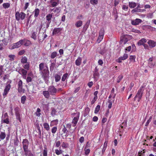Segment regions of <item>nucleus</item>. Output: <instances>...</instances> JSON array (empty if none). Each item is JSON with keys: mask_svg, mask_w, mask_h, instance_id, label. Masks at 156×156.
<instances>
[{"mask_svg": "<svg viewBox=\"0 0 156 156\" xmlns=\"http://www.w3.org/2000/svg\"><path fill=\"white\" fill-rule=\"evenodd\" d=\"M98 119V117L97 116H94L93 119V120L94 122H97Z\"/></svg>", "mask_w": 156, "mask_h": 156, "instance_id": "63", "label": "nucleus"}, {"mask_svg": "<svg viewBox=\"0 0 156 156\" xmlns=\"http://www.w3.org/2000/svg\"><path fill=\"white\" fill-rule=\"evenodd\" d=\"M18 90L20 93H24L25 92V89L23 88V87H18Z\"/></svg>", "mask_w": 156, "mask_h": 156, "instance_id": "28", "label": "nucleus"}, {"mask_svg": "<svg viewBox=\"0 0 156 156\" xmlns=\"http://www.w3.org/2000/svg\"><path fill=\"white\" fill-rule=\"evenodd\" d=\"M86 147H85V154L86 155H88L90 152V150L89 149H86Z\"/></svg>", "mask_w": 156, "mask_h": 156, "instance_id": "49", "label": "nucleus"}, {"mask_svg": "<svg viewBox=\"0 0 156 156\" xmlns=\"http://www.w3.org/2000/svg\"><path fill=\"white\" fill-rule=\"evenodd\" d=\"M27 59L26 57L24 56L21 59V62L23 63H25L27 62Z\"/></svg>", "mask_w": 156, "mask_h": 156, "instance_id": "33", "label": "nucleus"}, {"mask_svg": "<svg viewBox=\"0 0 156 156\" xmlns=\"http://www.w3.org/2000/svg\"><path fill=\"white\" fill-rule=\"evenodd\" d=\"M8 57L9 58V60L12 61L14 60L15 55H9Z\"/></svg>", "mask_w": 156, "mask_h": 156, "instance_id": "48", "label": "nucleus"}, {"mask_svg": "<svg viewBox=\"0 0 156 156\" xmlns=\"http://www.w3.org/2000/svg\"><path fill=\"white\" fill-rule=\"evenodd\" d=\"M100 108V105H98L96 107L94 113L96 114L98 113L99 111Z\"/></svg>", "mask_w": 156, "mask_h": 156, "instance_id": "40", "label": "nucleus"}, {"mask_svg": "<svg viewBox=\"0 0 156 156\" xmlns=\"http://www.w3.org/2000/svg\"><path fill=\"white\" fill-rule=\"evenodd\" d=\"M98 69H95L94 71L93 76L95 78L97 77H98L99 76V73L98 72Z\"/></svg>", "mask_w": 156, "mask_h": 156, "instance_id": "29", "label": "nucleus"}, {"mask_svg": "<svg viewBox=\"0 0 156 156\" xmlns=\"http://www.w3.org/2000/svg\"><path fill=\"white\" fill-rule=\"evenodd\" d=\"M56 112L55 109L53 108L52 109L51 114L52 116H54L55 115Z\"/></svg>", "mask_w": 156, "mask_h": 156, "instance_id": "52", "label": "nucleus"}, {"mask_svg": "<svg viewBox=\"0 0 156 156\" xmlns=\"http://www.w3.org/2000/svg\"><path fill=\"white\" fill-rule=\"evenodd\" d=\"M48 90L51 95H55L57 91V89L53 86L49 87Z\"/></svg>", "mask_w": 156, "mask_h": 156, "instance_id": "5", "label": "nucleus"}, {"mask_svg": "<svg viewBox=\"0 0 156 156\" xmlns=\"http://www.w3.org/2000/svg\"><path fill=\"white\" fill-rule=\"evenodd\" d=\"M25 64L23 65L24 68H29V64L28 62L25 63Z\"/></svg>", "mask_w": 156, "mask_h": 156, "instance_id": "53", "label": "nucleus"}, {"mask_svg": "<svg viewBox=\"0 0 156 156\" xmlns=\"http://www.w3.org/2000/svg\"><path fill=\"white\" fill-rule=\"evenodd\" d=\"M4 122L8 124L9 123V122L8 118H6L3 120Z\"/></svg>", "mask_w": 156, "mask_h": 156, "instance_id": "56", "label": "nucleus"}, {"mask_svg": "<svg viewBox=\"0 0 156 156\" xmlns=\"http://www.w3.org/2000/svg\"><path fill=\"white\" fill-rule=\"evenodd\" d=\"M68 76V73H66L63 75V76H62V80L63 81H65L67 77Z\"/></svg>", "mask_w": 156, "mask_h": 156, "instance_id": "37", "label": "nucleus"}, {"mask_svg": "<svg viewBox=\"0 0 156 156\" xmlns=\"http://www.w3.org/2000/svg\"><path fill=\"white\" fill-rule=\"evenodd\" d=\"M48 151L46 147H44V150L42 152L43 156H47Z\"/></svg>", "mask_w": 156, "mask_h": 156, "instance_id": "36", "label": "nucleus"}, {"mask_svg": "<svg viewBox=\"0 0 156 156\" xmlns=\"http://www.w3.org/2000/svg\"><path fill=\"white\" fill-rule=\"evenodd\" d=\"M18 87H22V81L21 80H20L18 82Z\"/></svg>", "mask_w": 156, "mask_h": 156, "instance_id": "59", "label": "nucleus"}, {"mask_svg": "<svg viewBox=\"0 0 156 156\" xmlns=\"http://www.w3.org/2000/svg\"><path fill=\"white\" fill-rule=\"evenodd\" d=\"M53 13L49 14L46 16V20L48 22H51V19L52 17Z\"/></svg>", "mask_w": 156, "mask_h": 156, "instance_id": "20", "label": "nucleus"}, {"mask_svg": "<svg viewBox=\"0 0 156 156\" xmlns=\"http://www.w3.org/2000/svg\"><path fill=\"white\" fill-rule=\"evenodd\" d=\"M11 88L10 84H8L5 87V88L4 90V92L3 94V96H5L7 94L8 92L10 90Z\"/></svg>", "mask_w": 156, "mask_h": 156, "instance_id": "14", "label": "nucleus"}, {"mask_svg": "<svg viewBox=\"0 0 156 156\" xmlns=\"http://www.w3.org/2000/svg\"><path fill=\"white\" fill-rule=\"evenodd\" d=\"M62 131L64 133H67L68 132L66 128L64 126V128L62 129Z\"/></svg>", "mask_w": 156, "mask_h": 156, "instance_id": "57", "label": "nucleus"}, {"mask_svg": "<svg viewBox=\"0 0 156 156\" xmlns=\"http://www.w3.org/2000/svg\"><path fill=\"white\" fill-rule=\"evenodd\" d=\"M93 82L92 81L89 82L88 83V85L89 87H91L93 85Z\"/></svg>", "mask_w": 156, "mask_h": 156, "instance_id": "64", "label": "nucleus"}, {"mask_svg": "<svg viewBox=\"0 0 156 156\" xmlns=\"http://www.w3.org/2000/svg\"><path fill=\"white\" fill-rule=\"evenodd\" d=\"M90 3L93 5H96L98 3V0H90Z\"/></svg>", "mask_w": 156, "mask_h": 156, "instance_id": "45", "label": "nucleus"}, {"mask_svg": "<svg viewBox=\"0 0 156 156\" xmlns=\"http://www.w3.org/2000/svg\"><path fill=\"white\" fill-rule=\"evenodd\" d=\"M82 61V58L80 57H79L76 60L75 63L76 65L77 66H80V65Z\"/></svg>", "mask_w": 156, "mask_h": 156, "instance_id": "25", "label": "nucleus"}, {"mask_svg": "<svg viewBox=\"0 0 156 156\" xmlns=\"http://www.w3.org/2000/svg\"><path fill=\"white\" fill-rule=\"evenodd\" d=\"M122 9L125 11H127L128 9V6L125 5H122Z\"/></svg>", "mask_w": 156, "mask_h": 156, "instance_id": "43", "label": "nucleus"}, {"mask_svg": "<svg viewBox=\"0 0 156 156\" xmlns=\"http://www.w3.org/2000/svg\"><path fill=\"white\" fill-rule=\"evenodd\" d=\"M55 12L58 13L60 12L59 9V8L57 7L55 8Z\"/></svg>", "mask_w": 156, "mask_h": 156, "instance_id": "62", "label": "nucleus"}, {"mask_svg": "<svg viewBox=\"0 0 156 156\" xmlns=\"http://www.w3.org/2000/svg\"><path fill=\"white\" fill-rule=\"evenodd\" d=\"M147 43L151 48L154 47L156 45V43L153 40H149L148 41Z\"/></svg>", "mask_w": 156, "mask_h": 156, "instance_id": "17", "label": "nucleus"}, {"mask_svg": "<svg viewBox=\"0 0 156 156\" xmlns=\"http://www.w3.org/2000/svg\"><path fill=\"white\" fill-rule=\"evenodd\" d=\"M34 16L35 18L37 17L39 15L40 13V10L38 8H36L34 11Z\"/></svg>", "mask_w": 156, "mask_h": 156, "instance_id": "24", "label": "nucleus"}, {"mask_svg": "<svg viewBox=\"0 0 156 156\" xmlns=\"http://www.w3.org/2000/svg\"><path fill=\"white\" fill-rule=\"evenodd\" d=\"M147 42V40L145 38H142L137 43V45L138 46L143 45L145 43Z\"/></svg>", "mask_w": 156, "mask_h": 156, "instance_id": "16", "label": "nucleus"}, {"mask_svg": "<svg viewBox=\"0 0 156 156\" xmlns=\"http://www.w3.org/2000/svg\"><path fill=\"white\" fill-rule=\"evenodd\" d=\"M26 80L27 82H29L31 81L32 78L28 76Z\"/></svg>", "mask_w": 156, "mask_h": 156, "instance_id": "60", "label": "nucleus"}, {"mask_svg": "<svg viewBox=\"0 0 156 156\" xmlns=\"http://www.w3.org/2000/svg\"><path fill=\"white\" fill-rule=\"evenodd\" d=\"M43 94L45 97L47 98H49L50 96V94L48 90L44 91L43 92Z\"/></svg>", "mask_w": 156, "mask_h": 156, "instance_id": "21", "label": "nucleus"}, {"mask_svg": "<svg viewBox=\"0 0 156 156\" xmlns=\"http://www.w3.org/2000/svg\"><path fill=\"white\" fill-rule=\"evenodd\" d=\"M23 45H24L26 46H28L31 44V43L30 41L26 39H24L22 40Z\"/></svg>", "mask_w": 156, "mask_h": 156, "instance_id": "13", "label": "nucleus"}, {"mask_svg": "<svg viewBox=\"0 0 156 156\" xmlns=\"http://www.w3.org/2000/svg\"><path fill=\"white\" fill-rule=\"evenodd\" d=\"M26 99V96H23L21 98V102L23 104H24Z\"/></svg>", "mask_w": 156, "mask_h": 156, "instance_id": "41", "label": "nucleus"}, {"mask_svg": "<svg viewBox=\"0 0 156 156\" xmlns=\"http://www.w3.org/2000/svg\"><path fill=\"white\" fill-rule=\"evenodd\" d=\"M36 34V33L34 32H33L32 33L31 37L34 39V40H36L37 38Z\"/></svg>", "mask_w": 156, "mask_h": 156, "instance_id": "42", "label": "nucleus"}, {"mask_svg": "<svg viewBox=\"0 0 156 156\" xmlns=\"http://www.w3.org/2000/svg\"><path fill=\"white\" fill-rule=\"evenodd\" d=\"M24 151V155L26 156H34V155L30 150H28Z\"/></svg>", "mask_w": 156, "mask_h": 156, "instance_id": "15", "label": "nucleus"}, {"mask_svg": "<svg viewBox=\"0 0 156 156\" xmlns=\"http://www.w3.org/2000/svg\"><path fill=\"white\" fill-rule=\"evenodd\" d=\"M101 152V148H98L97 149V150L95 151V155H98L97 156H101L102 154H102Z\"/></svg>", "mask_w": 156, "mask_h": 156, "instance_id": "18", "label": "nucleus"}, {"mask_svg": "<svg viewBox=\"0 0 156 156\" xmlns=\"http://www.w3.org/2000/svg\"><path fill=\"white\" fill-rule=\"evenodd\" d=\"M123 77V76L121 75H120L118 76L117 80V83H119L120 82V81L122 78Z\"/></svg>", "mask_w": 156, "mask_h": 156, "instance_id": "46", "label": "nucleus"}, {"mask_svg": "<svg viewBox=\"0 0 156 156\" xmlns=\"http://www.w3.org/2000/svg\"><path fill=\"white\" fill-rule=\"evenodd\" d=\"M40 71L42 78L46 83L48 81L49 72L48 69H40Z\"/></svg>", "mask_w": 156, "mask_h": 156, "instance_id": "1", "label": "nucleus"}, {"mask_svg": "<svg viewBox=\"0 0 156 156\" xmlns=\"http://www.w3.org/2000/svg\"><path fill=\"white\" fill-rule=\"evenodd\" d=\"M104 37V36L101 35L99 34L97 41H99V42L101 41V40L103 39Z\"/></svg>", "mask_w": 156, "mask_h": 156, "instance_id": "50", "label": "nucleus"}, {"mask_svg": "<svg viewBox=\"0 0 156 156\" xmlns=\"http://www.w3.org/2000/svg\"><path fill=\"white\" fill-rule=\"evenodd\" d=\"M41 111V110L39 108H38L37 109V111L35 113L36 116L38 117H39L41 115V113H40Z\"/></svg>", "mask_w": 156, "mask_h": 156, "instance_id": "39", "label": "nucleus"}, {"mask_svg": "<svg viewBox=\"0 0 156 156\" xmlns=\"http://www.w3.org/2000/svg\"><path fill=\"white\" fill-rule=\"evenodd\" d=\"M60 145V141H58L56 143L55 146L56 147H58Z\"/></svg>", "mask_w": 156, "mask_h": 156, "instance_id": "61", "label": "nucleus"}, {"mask_svg": "<svg viewBox=\"0 0 156 156\" xmlns=\"http://www.w3.org/2000/svg\"><path fill=\"white\" fill-rule=\"evenodd\" d=\"M55 81L56 82H58L61 79V76L60 75L56 74L55 75Z\"/></svg>", "mask_w": 156, "mask_h": 156, "instance_id": "30", "label": "nucleus"}, {"mask_svg": "<svg viewBox=\"0 0 156 156\" xmlns=\"http://www.w3.org/2000/svg\"><path fill=\"white\" fill-rule=\"evenodd\" d=\"M136 58V56L135 55H131L129 56V60L131 62H135V59Z\"/></svg>", "mask_w": 156, "mask_h": 156, "instance_id": "31", "label": "nucleus"}, {"mask_svg": "<svg viewBox=\"0 0 156 156\" xmlns=\"http://www.w3.org/2000/svg\"><path fill=\"white\" fill-rule=\"evenodd\" d=\"M5 70V69H0V76H1L4 74V72Z\"/></svg>", "mask_w": 156, "mask_h": 156, "instance_id": "54", "label": "nucleus"}, {"mask_svg": "<svg viewBox=\"0 0 156 156\" xmlns=\"http://www.w3.org/2000/svg\"><path fill=\"white\" fill-rule=\"evenodd\" d=\"M22 40H21L16 43L13 44L12 46H10L9 48L13 49L15 48H18L23 45Z\"/></svg>", "mask_w": 156, "mask_h": 156, "instance_id": "7", "label": "nucleus"}, {"mask_svg": "<svg viewBox=\"0 0 156 156\" xmlns=\"http://www.w3.org/2000/svg\"><path fill=\"white\" fill-rule=\"evenodd\" d=\"M128 58V55L127 54L125 53L122 56L119 57L116 60L117 62L121 63L122 62V60H124Z\"/></svg>", "mask_w": 156, "mask_h": 156, "instance_id": "9", "label": "nucleus"}, {"mask_svg": "<svg viewBox=\"0 0 156 156\" xmlns=\"http://www.w3.org/2000/svg\"><path fill=\"white\" fill-rule=\"evenodd\" d=\"M57 55V53L56 51L52 52L51 55L50 57L52 59L54 58Z\"/></svg>", "mask_w": 156, "mask_h": 156, "instance_id": "35", "label": "nucleus"}, {"mask_svg": "<svg viewBox=\"0 0 156 156\" xmlns=\"http://www.w3.org/2000/svg\"><path fill=\"white\" fill-rule=\"evenodd\" d=\"M105 32V30L104 28H102L101 29L99 34L101 35L104 36Z\"/></svg>", "mask_w": 156, "mask_h": 156, "instance_id": "44", "label": "nucleus"}, {"mask_svg": "<svg viewBox=\"0 0 156 156\" xmlns=\"http://www.w3.org/2000/svg\"><path fill=\"white\" fill-rule=\"evenodd\" d=\"M129 5L131 8H134L136 6V4L135 2H129Z\"/></svg>", "mask_w": 156, "mask_h": 156, "instance_id": "22", "label": "nucleus"}, {"mask_svg": "<svg viewBox=\"0 0 156 156\" xmlns=\"http://www.w3.org/2000/svg\"><path fill=\"white\" fill-rule=\"evenodd\" d=\"M83 22L82 21L79 20L76 22L75 23V26L77 27H79L81 26Z\"/></svg>", "mask_w": 156, "mask_h": 156, "instance_id": "26", "label": "nucleus"}, {"mask_svg": "<svg viewBox=\"0 0 156 156\" xmlns=\"http://www.w3.org/2000/svg\"><path fill=\"white\" fill-rule=\"evenodd\" d=\"M57 128L56 127V126L53 127L51 129L52 133H55L57 131Z\"/></svg>", "mask_w": 156, "mask_h": 156, "instance_id": "47", "label": "nucleus"}, {"mask_svg": "<svg viewBox=\"0 0 156 156\" xmlns=\"http://www.w3.org/2000/svg\"><path fill=\"white\" fill-rule=\"evenodd\" d=\"M18 72L20 74L25 76L26 75L27 72L24 69H19Z\"/></svg>", "mask_w": 156, "mask_h": 156, "instance_id": "23", "label": "nucleus"}, {"mask_svg": "<svg viewBox=\"0 0 156 156\" xmlns=\"http://www.w3.org/2000/svg\"><path fill=\"white\" fill-rule=\"evenodd\" d=\"M132 50L133 51H135L136 50V47L134 44H133L132 45Z\"/></svg>", "mask_w": 156, "mask_h": 156, "instance_id": "58", "label": "nucleus"}, {"mask_svg": "<svg viewBox=\"0 0 156 156\" xmlns=\"http://www.w3.org/2000/svg\"><path fill=\"white\" fill-rule=\"evenodd\" d=\"M25 52V50H21L19 51L18 55H23Z\"/></svg>", "mask_w": 156, "mask_h": 156, "instance_id": "51", "label": "nucleus"}, {"mask_svg": "<svg viewBox=\"0 0 156 156\" xmlns=\"http://www.w3.org/2000/svg\"><path fill=\"white\" fill-rule=\"evenodd\" d=\"M153 60V57L150 58L148 60V65L151 68L154 67L155 63H152V62Z\"/></svg>", "mask_w": 156, "mask_h": 156, "instance_id": "19", "label": "nucleus"}, {"mask_svg": "<svg viewBox=\"0 0 156 156\" xmlns=\"http://www.w3.org/2000/svg\"><path fill=\"white\" fill-rule=\"evenodd\" d=\"M29 142L27 139H23L22 142L23 151H25L28 150V146Z\"/></svg>", "mask_w": 156, "mask_h": 156, "instance_id": "8", "label": "nucleus"}, {"mask_svg": "<svg viewBox=\"0 0 156 156\" xmlns=\"http://www.w3.org/2000/svg\"><path fill=\"white\" fill-rule=\"evenodd\" d=\"M2 6L4 8L6 9L9 7L10 4L9 3H4L3 4Z\"/></svg>", "mask_w": 156, "mask_h": 156, "instance_id": "34", "label": "nucleus"}, {"mask_svg": "<svg viewBox=\"0 0 156 156\" xmlns=\"http://www.w3.org/2000/svg\"><path fill=\"white\" fill-rule=\"evenodd\" d=\"M90 112V109L88 107H87L85 108L84 113V117L87 115Z\"/></svg>", "mask_w": 156, "mask_h": 156, "instance_id": "27", "label": "nucleus"}, {"mask_svg": "<svg viewBox=\"0 0 156 156\" xmlns=\"http://www.w3.org/2000/svg\"><path fill=\"white\" fill-rule=\"evenodd\" d=\"M79 117V113H78L77 114L76 117H75L72 121V123H73V126L75 127L78 122Z\"/></svg>", "mask_w": 156, "mask_h": 156, "instance_id": "12", "label": "nucleus"}, {"mask_svg": "<svg viewBox=\"0 0 156 156\" xmlns=\"http://www.w3.org/2000/svg\"><path fill=\"white\" fill-rule=\"evenodd\" d=\"M142 22L141 20L136 18V19L132 20L131 21V23L132 25L136 26L139 25Z\"/></svg>", "mask_w": 156, "mask_h": 156, "instance_id": "10", "label": "nucleus"}, {"mask_svg": "<svg viewBox=\"0 0 156 156\" xmlns=\"http://www.w3.org/2000/svg\"><path fill=\"white\" fill-rule=\"evenodd\" d=\"M130 36L128 34H124L120 37V43H123L125 44L128 41L129 39H128Z\"/></svg>", "mask_w": 156, "mask_h": 156, "instance_id": "6", "label": "nucleus"}, {"mask_svg": "<svg viewBox=\"0 0 156 156\" xmlns=\"http://www.w3.org/2000/svg\"><path fill=\"white\" fill-rule=\"evenodd\" d=\"M14 110L16 119L18 120L20 122H21V115L20 114V108L17 106H14Z\"/></svg>", "mask_w": 156, "mask_h": 156, "instance_id": "2", "label": "nucleus"}, {"mask_svg": "<svg viewBox=\"0 0 156 156\" xmlns=\"http://www.w3.org/2000/svg\"><path fill=\"white\" fill-rule=\"evenodd\" d=\"M6 134L5 132H1L0 134V138L1 140H4L5 138Z\"/></svg>", "mask_w": 156, "mask_h": 156, "instance_id": "32", "label": "nucleus"}, {"mask_svg": "<svg viewBox=\"0 0 156 156\" xmlns=\"http://www.w3.org/2000/svg\"><path fill=\"white\" fill-rule=\"evenodd\" d=\"M44 127L45 129L47 130L48 131L49 130L50 127L48 125V124L47 123H44Z\"/></svg>", "mask_w": 156, "mask_h": 156, "instance_id": "38", "label": "nucleus"}, {"mask_svg": "<svg viewBox=\"0 0 156 156\" xmlns=\"http://www.w3.org/2000/svg\"><path fill=\"white\" fill-rule=\"evenodd\" d=\"M26 16V14L23 12L20 13L18 12H16L15 16L16 20L17 21L20 20H23Z\"/></svg>", "mask_w": 156, "mask_h": 156, "instance_id": "3", "label": "nucleus"}, {"mask_svg": "<svg viewBox=\"0 0 156 156\" xmlns=\"http://www.w3.org/2000/svg\"><path fill=\"white\" fill-rule=\"evenodd\" d=\"M29 5V3L28 2H26V3L25 5V6L24 7V10H26L27 9L28 7V6Z\"/></svg>", "mask_w": 156, "mask_h": 156, "instance_id": "55", "label": "nucleus"}, {"mask_svg": "<svg viewBox=\"0 0 156 156\" xmlns=\"http://www.w3.org/2000/svg\"><path fill=\"white\" fill-rule=\"evenodd\" d=\"M62 30V28H55L52 31V34L53 35L61 33V31Z\"/></svg>", "mask_w": 156, "mask_h": 156, "instance_id": "11", "label": "nucleus"}, {"mask_svg": "<svg viewBox=\"0 0 156 156\" xmlns=\"http://www.w3.org/2000/svg\"><path fill=\"white\" fill-rule=\"evenodd\" d=\"M144 86H141L140 87L139 90H138L136 96L134 98V100H136V98H138L141 99L142 97L143 92L144 90Z\"/></svg>", "mask_w": 156, "mask_h": 156, "instance_id": "4", "label": "nucleus"}]
</instances>
